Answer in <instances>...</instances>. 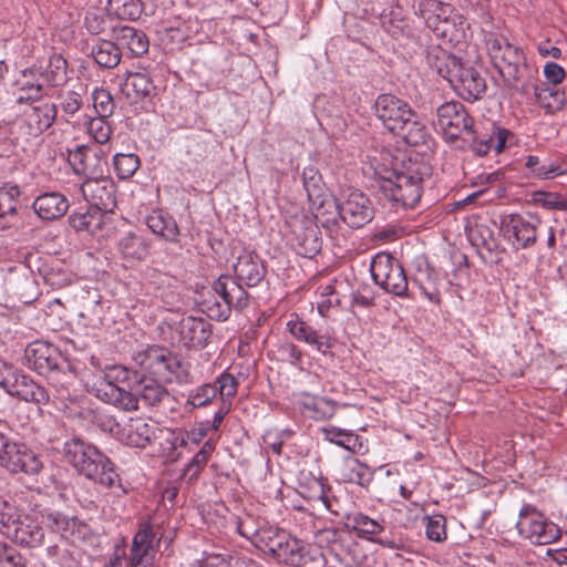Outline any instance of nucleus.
<instances>
[{
  "label": "nucleus",
  "instance_id": "nucleus-24",
  "mask_svg": "<svg viewBox=\"0 0 567 567\" xmlns=\"http://www.w3.org/2000/svg\"><path fill=\"white\" fill-rule=\"evenodd\" d=\"M135 384L134 391L137 393L140 401L146 406L155 408L169 399V391L164 385L166 382L157 380L156 378H148L138 375L134 372Z\"/></svg>",
  "mask_w": 567,
  "mask_h": 567
},
{
  "label": "nucleus",
  "instance_id": "nucleus-33",
  "mask_svg": "<svg viewBox=\"0 0 567 567\" xmlns=\"http://www.w3.org/2000/svg\"><path fill=\"white\" fill-rule=\"evenodd\" d=\"M124 87L126 95L135 102L152 100L157 95V87L147 72H131L127 74Z\"/></svg>",
  "mask_w": 567,
  "mask_h": 567
},
{
  "label": "nucleus",
  "instance_id": "nucleus-11",
  "mask_svg": "<svg viewBox=\"0 0 567 567\" xmlns=\"http://www.w3.org/2000/svg\"><path fill=\"white\" fill-rule=\"evenodd\" d=\"M542 220L536 215L511 214L502 220L505 238L516 249H527L537 241V228Z\"/></svg>",
  "mask_w": 567,
  "mask_h": 567
},
{
  "label": "nucleus",
  "instance_id": "nucleus-17",
  "mask_svg": "<svg viewBox=\"0 0 567 567\" xmlns=\"http://www.w3.org/2000/svg\"><path fill=\"white\" fill-rule=\"evenodd\" d=\"M449 83L463 100L468 102L480 100L487 89L486 80L481 71L463 62L452 74Z\"/></svg>",
  "mask_w": 567,
  "mask_h": 567
},
{
  "label": "nucleus",
  "instance_id": "nucleus-35",
  "mask_svg": "<svg viewBox=\"0 0 567 567\" xmlns=\"http://www.w3.org/2000/svg\"><path fill=\"white\" fill-rule=\"evenodd\" d=\"M337 561L343 564L346 567H359V555L361 548L353 540L350 532L344 528L341 533L339 540L328 551Z\"/></svg>",
  "mask_w": 567,
  "mask_h": 567
},
{
  "label": "nucleus",
  "instance_id": "nucleus-9",
  "mask_svg": "<svg viewBox=\"0 0 567 567\" xmlns=\"http://www.w3.org/2000/svg\"><path fill=\"white\" fill-rule=\"evenodd\" d=\"M518 516V534L534 544L547 545L561 537L560 528L532 504H524Z\"/></svg>",
  "mask_w": 567,
  "mask_h": 567
},
{
  "label": "nucleus",
  "instance_id": "nucleus-31",
  "mask_svg": "<svg viewBox=\"0 0 567 567\" xmlns=\"http://www.w3.org/2000/svg\"><path fill=\"white\" fill-rule=\"evenodd\" d=\"M323 439L352 453L363 454L368 451L363 439L351 430L340 429L333 425L320 429Z\"/></svg>",
  "mask_w": 567,
  "mask_h": 567
},
{
  "label": "nucleus",
  "instance_id": "nucleus-56",
  "mask_svg": "<svg viewBox=\"0 0 567 567\" xmlns=\"http://www.w3.org/2000/svg\"><path fill=\"white\" fill-rule=\"evenodd\" d=\"M140 158L136 154H115L113 157V165L116 176L120 179H127L134 175L140 167Z\"/></svg>",
  "mask_w": 567,
  "mask_h": 567
},
{
  "label": "nucleus",
  "instance_id": "nucleus-48",
  "mask_svg": "<svg viewBox=\"0 0 567 567\" xmlns=\"http://www.w3.org/2000/svg\"><path fill=\"white\" fill-rule=\"evenodd\" d=\"M381 27L395 40L409 39L412 34L410 20L399 12L391 11L389 14L381 16Z\"/></svg>",
  "mask_w": 567,
  "mask_h": 567
},
{
  "label": "nucleus",
  "instance_id": "nucleus-40",
  "mask_svg": "<svg viewBox=\"0 0 567 567\" xmlns=\"http://www.w3.org/2000/svg\"><path fill=\"white\" fill-rule=\"evenodd\" d=\"M151 243L142 235L130 233L118 243L124 259L130 261L144 260L150 254Z\"/></svg>",
  "mask_w": 567,
  "mask_h": 567
},
{
  "label": "nucleus",
  "instance_id": "nucleus-38",
  "mask_svg": "<svg viewBox=\"0 0 567 567\" xmlns=\"http://www.w3.org/2000/svg\"><path fill=\"white\" fill-rule=\"evenodd\" d=\"M115 40L120 47H125L134 56L145 54L150 48L147 35L133 27L124 25L115 30Z\"/></svg>",
  "mask_w": 567,
  "mask_h": 567
},
{
  "label": "nucleus",
  "instance_id": "nucleus-51",
  "mask_svg": "<svg viewBox=\"0 0 567 567\" xmlns=\"http://www.w3.org/2000/svg\"><path fill=\"white\" fill-rule=\"evenodd\" d=\"M107 10L121 20H136L142 14L140 0H109Z\"/></svg>",
  "mask_w": 567,
  "mask_h": 567
},
{
  "label": "nucleus",
  "instance_id": "nucleus-52",
  "mask_svg": "<svg viewBox=\"0 0 567 567\" xmlns=\"http://www.w3.org/2000/svg\"><path fill=\"white\" fill-rule=\"evenodd\" d=\"M303 406L312 412L311 416L316 420L331 419L336 413V403L323 396H307Z\"/></svg>",
  "mask_w": 567,
  "mask_h": 567
},
{
  "label": "nucleus",
  "instance_id": "nucleus-18",
  "mask_svg": "<svg viewBox=\"0 0 567 567\" xmlns=\"http://www.w3.org/2000/svg\"><path fill=\"white\" fill-rule=\"evenodd\" d=\"M517 92L523 95L533 92L536 103L550 114L561 111L566 104V90H559L555 85L550 86L548 83L539 81L538 73L524 81Z\"/></svg>",
  "mask_w": 567,
  "mask_h": 567
},
{
  "label": "nucleus",
  "instance_id": "nucleus-54",
  "mask_svg": "<svg viewBox=\"0 0 567 567\" xmlns=\"http://www.w3.org/2000/svg\"><path fill=\"white\" fill-rule=\"evenodd\" d=\"M47 525L54 533H59L61 538H68L73 534L78 519L75 517H68L60 512H50L45 515Z\"/></svg>",
  "mask_w": 567,
  "mask_h": 567
},
{
  "label": "nucleus",
  "instance_id": "nucleus-32",
  "mask_svg": "<svg viewBox=\"0 0 567 567\" xmlns=\"http://www.w3.org/2000/svg\"><path fill=\"white\" fill-rule=\"evenodd\" d=\"M97 398L124 411L138 410L140 399L137 393L135 391L134 393L126 391L112 381H109L103 388L97 390Z\"/></svg>",
  "mask_w": 567,
  "mask_h": 567
},
{
  "label": "nucleus",
  "instance_id": "nucleus-44",
  "mask_svg": "<svg viewBox=\"0 0 567 567\" xmlns=\"http://www.w3.org/2000/svg\"><path fill=\"white\" fill-rule=\"evenodd\" d=\"M374 471L359 458L351 457L346 460L342 477L344 482L357 484L361 487H368L373 481Z\"/></svg>",
  "mask_w": 567,
  "mask_h": 567
},
{
  "label": "nucleus",
  "instance_id": "nucleus-62",
  "mask_svg": "<svg viewBox=\"0 0 567 567\" xmlns=\"http://www.w3.org/2000/svg\"><path fill=\"white\" fill-rule=\"evenodd\" d=\"M217 386V394L220 395V402H230L237 393L238 381L229 372H223L214 383Z\"/></svg>",
  "mask_w": 567,
  "mask_h": 567
},
{
  "label": "nucleus",
  "instance_id": "nucleus-20",
  "mask_svg": "<svg viewBox=\"0 0 567 567\" xmlns=\"http://www.w3.org/2000/svg\"><path fill=\"white\" fill-rule=\"evenodd\" d=\"M7 537L22 547L37 548L44 543V528L37 517L20 514Z\"/></svg>",
  "mask_w": 567,
  "mask_h": 567
},
{
  "label": "nucleus",
  "instance_id": "nucleus-19",
  "mask_svg": "<svg viewBox=\"0 0 567 567\" xmlns=\"http://www.w3.org/2000/svg\"><path fill=\"white\" fill-rule=\"evenodd\" d=\"M344 527L350 532H357L358 536L364 537L371 542H374L382 547L390 549H398V542L384 534V526L375 519L370 518L369 516L362 513H353L347 515V522L344 523Z\"/></svg>",
  "mask_w": 567,
  "mask_h": 567
},
{
  "label": "nucleus",
  "instance_id": "nucleus-58",
  "mask_svg": "<svg viewBox=\"0 0 567 567\" xmlns=\"http://www.w3.org/2000/svg\"><path fill=\"white\" fill-rule=\"evenodd\" d=\"M20 195L21 192L18 185L0 188V218L17 214V202Z\"/></svg>",
  "mask_w": 567,
  "mask_h": 567
},
{
  "label": "nucleus",
  "instance_id": "nucleus-6",
  "mask_svg": "<svg viewBox=\"0 0 567 567\" xmlns=\"http://www.w3.org/2000/svg\"><path fill=\"white\" fill-rule=\"evenodd\" d=\"M214 292L223 300L204 301L206 312L209 318L226 321L231 311H243L248 308L250 295L246 289L230 275H220L213 284Z\"/></svg>",
  "mask_w": 567,
  "mask_h": 567
},
{
  "label": "nucleus",
  "instance_id": "nucleus-55",
  "mask_svg": "<svg viewBox=\"0 0 567 567\" xmlns=\"http://www.w3.org/2000/svg\"><path fill=\"white\" fill-rule=\"evenodd\" d=\"M525 167L538 178L549 179L561 174L560 167L549 161L542 162L536 155H528Z\"/></svg>",
  "mask_w": 567,
  "mask_h": 567
},
{
  "label": "nucleus",
  "instance_id": "nucleus-29",
  "mask_svg": "<svg viewBox=\"0 0 567 567\" xmlns=\"http://www.w3.org/2000/svg\"><path fill=\"white\" fill-rule=\"evenodd\" d=\"M311 208L315 210V223L322 226L329 231H333L341 219L339 199L334 198L331 194L322 197V200L311 202Z\"/></svg>",
  "mask_w": 567,
  "mask_h": 567
},
{
  "label": "nucleus",
  "instance_id": "nucleus-14",
  "mask_svg": "<svg viewBox=\"0 0 567 567\" xmlns=\"http://www.w3.org/2000/svg\"><path fill=\"white\" fill-rule=\"evenodd\" d=\"M341 220L350 228H361L374 217L370 198L359 189H349L339 199Z\"/></svg>",
  "mask_w": 567,
  "mask_h": 567
},
{
  "label": "nucleus",
  "instance_id": "nucleus-60",
  "mask_svg": "<svg viewBox=\"0 0 567 567\" xmlns=\"http://www.w3.org/2000/svg\"><path fill=\"white\" fill-rule=\"evenodd\" d=\"M109 117L95 116L87 123V132L99 144H105L110 141L112 128L107 122Z\"/></svg>",
  "mask_w": 567,
  "mask_h": 567
},
{
  "label": "nucleus",
  "instance_id": "nucleus-7",
  "mask_svg": "<svg viewBox=\"0 0 567 567\" xmlns=\"http://www.w3.org/2000/svg\"><path fill=\"white\" fill-rule=\"evenodd\" d=\"M435 124L450 143L473 141L474 120L465 106L457 101L441 104L436 110Z\"/></svg>",
  "mask_w": 567,
  "mask_h": 567
},
{
  "label": "nucleus",
  "instance_id": "nucleus-10",
  "mask_svg": "<svg viewBox=\"0 0 567 567\" xmlns=\"http://www.w3.org/2000/svg\"><path fill=\"white\" fill-rule=\"evenodd\" d=\"M289 241L292 249L301 257L313 258L320 252L322 239L320 229L315 220L305 215H296L289 221Z\"/></svg>",
  "mask_w": 567,
  "mask_h": 567
},
{
  "label": "nucleus",
  "instance_id": "nucleus-3",
  "mask_svg": "<svg viewBox=\"0 0 567 567\" xmlns=\"http://www.w3.org/2000/svg\"><path fill=\"white\" fill-rule=\"evenodd\" d=\"M257 542L261 551L270 555L279 564L290 567H324L326 557L319 547L292 536L278 527L262 532Z\"/></svg>",
  "mask_w": 567,
  "mask_h": 567
},
{
  "label": "nucleus",
  "instance_id": "nucleus-21",
  "mask_svg": "<svg viewBox=\"0 0 567 567\" xmlns=\"http://www.w3.org/2000/svg\"><path fill=\"white\" fill-rule=\"evenodd\" d=\"M473 141H464L462 148H470L480 156H485L491 150L497 154L504 151L508 138L513 137V133L504 127L493 125L491 133H482L475 127L473 128Z\"/></svg>",
  "mask_w": 567,
  "mask_h": 567
},
{
  "label": "nucleus",
  "instance_id": "nucleus-26",
  "mask_svg": "<svg viewBox=\"0 0 567 567\" xmlns=\"http://www.w3.org/2000/svg\"><path fill=\"white\" fill-rule=\"evenodd\" d=\"M56 115L58 110L54 103L32 104L30 110L24 112L29 135L38 136L49 130L55 122Z\"/></svg>",
  "mask_w": 567,
  "mask_h": 567
},
{
  "label": "nucleus",
  "instance_id": "nucleus-27",
  "mask_svg": "<svg viewBox=\"0 0 567 567\" xmlns=\"http://www.w3.org/2000/svg\"><path fill=\"white\" fill-rule=\"evenodd\" d=\"M32 208L41 219L54 220L65 215L69 202L60 193H45L35 198Z\"/></svg>",
  "mask_w": 567,
  "mask_h": 567
},
{
  "label": "nucleus",
  "instance_id": "nucleus-16",
  "mask_svg": "<svg viewBox=\"0 0 567 567\" xmlns=\"http://www.w3.org/2000/svg\"><path fill=\"white\" fill-rule=\"evenodd\" d=\"M374 110L377 117L393 134L415 113L408 102L392 94H380L375 100Z\"/></svg>",
  "mask_w": 567,
  "mask_h": 567
},
{
  "label": "nucleus",
  "instance_id": "nucleus-50",
  "mask_svg": "<svg viewBox=\"0 0 567 567\" xmlns=\"http://www.w3.org/2000/svg\"><path fill=\"white\" fill-rule=\"evenodd\" d=\"M68 62L61 54H52L47 68L39 74L51 86H58L66 80Z\"/></svg>",
  "mask_w": 567,
  "mask_h": 567
},
{
  "label": "nucleus",
  "instance_id": "nucleus-45",
  "mask_svg": "<svg viewBox=\"0 0 567 567\" xmlns=\"http://www.w3.org/2000/svg\"><path fill=\"white\" fill-rule=\"evenodd\" d=\"M216 442L212 439L207 440L200 450L185 465L182 477L188 482L197 481L202 471L205 468L208 460L215 451Z\"/></svg>",
  "mask_w": 567,
  "mask_h": 567
},
{
  "label": "nucleus",
  "instance_id": "nucleus-42",
  "mask_svg": "<svg viewBox=\"0 0 567 567\" xmlns=\"http://www.w3.org/2000/svg\"><path fill=\"white\" fill-rule=\"evenodd\" d=\"M394 135L400 136L406 144L411 146L425 145L431 135L426 125L420 120L415 112Z\"/></svg>",
  "mask_w": 567,
  "mask_h": 567
},
{
  "label": "nucleus",
  "instance_id": "nucleus-23",
  "mask_svg": "<svg viewBox=\"0 0 567 567\" xmlns=\"http://www.w3.org/2000/svg\"><path fill=\"white\" fill-rule=\"evenodd\" d=\"M178 333L185 347L203 349L212 336V324L203 318L187 316L179 321Z\"/></svg>",
  "mask_w": 567,
  "mask_h": 567
},
{
  "label": "nucleus",
  "instance_id": "nucleus-2",
  "mask_svg": "<svg viewBox=\"0 0 567 567\" xmlns=\"http://www.w3.org/2000/svg\"><path fill=\"white\" fill-rule=\"evenodd\" d=\"M63 458L80 475L104 487L112 488L121 482L114 463L94 444L80 436L64 442Z\"/></svg>",
  "mask_w": 567,
  "mask_h": 567
},
{
  "label": "nucleus",
  "instance_id": "nucleus-43",
  "mask_svg": "<svg viewBox=\"0 0 567 567\" xmlns=\"http://www.w3.org/2000/svg\"><path fill=\"white\" fill-rule=\"evenodd\" d=\"M103 223V213L99 209L86 208L85 210L79 209L73 212L69 216L70 226L76 231H87L90 234H94L97 229L101 228Z\"/></svg>",
  "mask_w": 567,
  "mask_h": 567
},
{
  "label": "nucleus",
  "instance_id": "nucleus-59",
  "mask_svg": "<svg viewBox=\"0 0 567 567\" xmlns=\"http://www.w3.org/2000/svg\"><path fill=\"white\" fill-rule=\"evenodd\" d=\"M426 520L425 535L430 540L442 543L446 539V519L443 515L436 514L425 516Z\"/></svg>",
  "mask_w": 567,
  "mask_h": 567
},
{
  "label": "nucleus",
  "instance_id": "nucleus-1",
  "mask_svg": "<svg viewBox=\"0 0 567 567\" xmlns=\"http://www.w3.org/2000/svg\"><path fill=\"white\" fill-rule=\"evenodd\" d=\"M423 166L411 159L402 162L401 167L379 166L375 168L378 190L381 198L394 209L413 208L421 199L423 187Z\"/></svg>",
  "mask_w": 567,
  "mask_h": 567
},
{
  "label": "nucleus",
  "instance_id": "nucleus-12",
  "mask_svg": "<svg viewBox=\"0 0 567 567\" xmlns=\"http://www.w3.org/2000/svg\"><path fill=\"white\" fill-rule=\"evenodd\" d=\"M23 359L25 365L40 375L60 371L66 364V360L55 346L40 340L28 344Z\"/></svg>",
  "mask_w": 567,
  "mask_h": 567
},
{
  "label": "nucleus",
  "instance_id": "nucleus-53",
  "mask_svg": "<svg viewBox=\"0 0 567 567\" xmlns=\"http://www.w3.org/2000/svg\"><path fill=\"white\" fill-rule=\"evenodd\" d=\"M154 538L155 534L152 526L150 524L142 525L133 538L131 555L150 557L148 554L153 549Z\"/></svg>",
  "mask_w": 567,
  "mask_h": 567
},
{
  "label": "nucleus",
  "instance_id": "nucleus-34",
  "mask_svg": "<svg viewBox=\"0 0 567 567\" xmlns=\"http://www.w3.org/2000/svg\"><path fill=\"white\" fill-rule=\"evenodd\" d=\"M19 95L17 96V104H30L41 101L43 96V84L38 78L35 69H25L21 72V78L18 80Z\"/></svg>",
  "mask_w": 567,
  "mask_h": 567
},
{
  "label": "nucleus",
  "instance_id": "nucleus-37",
  "mask_svg": "<svg viewBox=\"0 0 567 567\" xmlns=\"http://www.w3.org/2000/svg\"><path fill=\"white\" fill-rule=\"evenodd\" d=\"M68 161L75 174L85 175L86 178L101 171L99 164H92V162H100L97 154L86 145H78L75 150L70 151Z\"/></svg>",
  "mask_w": 567,
  "mask_h": 567
},
{
  "label": "nucleus",
  "instance_id": "nucleus-28",
  "mask_svg": "<svg viewBox=\"0 0 567 567\" xmlns=\"http://www.w3.org/2000/svg\"><path fill=\"white\" fill-rule=\"evenodd\" d=\"M425 59L427 65L447 82H450L452 74L457 71V66L462 62L460 58L440 45L429 47Z\"/></svg>",
  "mask_w": 567,
  "mask_h": 567
},
{
  "label": "nucleus",
  "instance_id": "nucleus-30",
  "mask_svg": "<svg viewBox=\"0 0 567 567\" xmlns=\"http://www.w3.org/2000/svg\"><path fill=\"white\" fill-rule=\"evenodd\" d=\"M452 4L441 0H420L417 3L416 14L425 22L426 27L433 32L440 30V25L454 11Z\"/></svg>",
  "mask_w": 567,
  "mask_h": 567
},
{
  "label": "nucleus",
  "instance_id": "nucleus-64",
  "mask_svg": "<svg viewBox=\"0 0 567 567\" xmlns=\"http://www.w3.org/2000/svg\"><path fill=\"white\" fill-rule=\"evenodd\" d=\"M287 328L295 339L305 343L308 341V338H310L313 331L316 330L312 326H310L307 321L300 319L298 316H295V318H291L287 322Z\"/></svg>",
  "mask_w": 567,
  "mask_h": 567
},
{
  "label": "nucleus",
  "instance_id": "nucleus-47",
  "mask_svg": "<svg viewBox=\"0 0 567 567\" xmlns=\"http://www.w3.org/2000/svg\"><path fill=\"white\" fill-rule=\"evenodd\" d=\"M301 176L309 203L322 200L323 196L329 195L317 167L312 165L305 167Z\"/></svg>",
  "mask_w": 567,
  "mask_h": 567
},
{
  "label": "nucleus",
  "instance_id": "nucleus-41",
  "mask_svg": "<svg viewBox=\"0 0 567 567\" xmlns=\"http://www.w3.org/2000/svg\"><path fill=\"white\" fill-rule=\"evenodd\" d=\"M154 436V427L143 419L131 420L123 431L126 445L137 449H145Z\"/></svg>",
  "mask_w": 567,
  "mask_h": 567
},
{
  "label": "nucleus",
  "instance_id": "nucleus-57",
  "mask_svg": "<svg viewBox=\"0 0 567 567\" xmlns=\"http://www.w3.org/2000/svg\"><path fill=\"white\" fill-rule=\"evenodd\" d=\"M93 107L97 116L110 117L115 110V102L111 92L103 87H97L92 93Z\"/></svg>",
  "mask_w": 567,
  "mask_h": 567
},
{
  "label": "nucleus",
  "instance_id": "nucleus-25",
  "mask_svg": "<svg viewBox=\"0 0 567 567\" xmlns=\"http://www.w3.org/2000/svg\"><path fill=\"white\" fill-rule=\"evenodd\" d=\"M8 394L38 405H45L50 401L48 390L23 372L18 375L13 388L10 389Z\"/></svg>",
  "mask_w": 567,
  "mask_h": 567
},
{
  "label": "nucleus",
  "instance_id": "nucleus-8",
  "mask_svg": "<svg viewBox=\"0 0 567 567\" xmlns=\"http://www.w3.org/2000/svg\"><path fill=\"white\" fill-rule=\"evenodd\" d=\"M374 282L388 293L409 298V284L401 262L388 252L377 254L370 265Z\"/></svg>",
  "mask_w": 567,
  "mask_h": 567
},
{
  "label": "nucleus",
  "instance_id": "nucleus-49",
  "mask_svg": "<svg viewBox=\"0 0 567 567\" xmlns=\"http://www.w3.org/2000/svg\"><path fill=\"white\" fill-rule=\"evenodd\" d=\"M217 396V386L213 383H204L192 389L187 394L185 410L192 412L194 409L212 404Z\"/></svg>",
  "mask_w": 567,
  "mask_h": 567
},
{
  "label": "nucleus",
  "instance_id": "nucleus-5",
  "mask_svg": "<svg viewBox=\"0 0 567 567\" xmlns=\"http://www.w3.org/2000/svg\"><path fill=\"white\" fill-rule=\"evenodd\" d=\"M133 360L140 367L142 375L156 378L166 383L184 384L189 382L188 368L167 348L150 346L135 353Z\"/></svg>",
  "mask_w": 567,
  "mask_h": 567
},
{
  "label": "nucleus",
  "instance_id": "nucleus-46",
  "mask_svg": "<svg viewBox=\"0 0 567 567\" xmlns=\"http://www.w3.org/2000/svg\"><path fill=\"white\" fill-rule=\"evenodd\" d=\"M466 29V19L463 14L454 10L452 14L440 25V30H436L434 33L449 42L458 43L465 39Z\"/></svg>",
  "mask_w": 567,
  "mask_h": 567
},
{
  "label": "nucleus",
  "instance_id": "nucleus-4",
  "mask_svg": "<svg viewBox=\"0 0 567 567\" xmlns=\"http://www.w3.org/2000/svg\"><path fill=\"white\" fill-rule=\"evenodd\" d=\"M487 50L508 89L518 91L524 81L538 73L536 68L527 63L524 51L503 35H492L487 40Z\"/></svg>",
  "mask_w": 567,
  "mask_h": 567
},
{
  "label": "nucleus",
  "instance_id": "nucleus-63",
  "mask_svg": "<svg viewBox=\"0 0 567 567\" xmlns=\"http://www.w3.org/2000/svg\"><path fill=\"white\" fill-rule=\"evenodd\" d=\"M0 567H27V560L14 547L2 542Z\"/></svg>",
  "mask_w": 567,
  "mask_h": 567
},
{
  "label": "nucleus",
  "instance_id": "nucleus-15",
  "mask_svg": "<svg viewBox=\"0 0 567 567\" xmlns=\"http://www.w3.org/2000/svg\"><path fill=\"white\" fill-rule=\"evenodd\" d=\"M0 465L12 474L37 475L43 468L40 455L25 443L18 441H11L7 446L0 457Z\"/></svg>",
  "mask_w": 567,
  "mask_h": 567
},
{
  "label": "nucleus",
  "instance_id": "nucleus-13",
  "mask_svg": "<svg viewBox=\"0 0 567 567\" xmlns=\"http://www.w3.org/2000/svg\"><path fill=\"white\" fill-rule=\"evenodd\" d=\"M102 173L101 169L87 177L81 185V192L93 208L109 213L116 207L117 186L111 177L103 176Z\"/></svg>",
  "mask_w": 567,
  "mask_h": 567
},
{
  "label": "nucleus",
  "instance_id": "nucleus-22",
  "mask_svg": "<svg viewBox=\"0 0 567 567\" xmlns=\"http://www.w3.org/2000/svg\"><path fill=\"white\" fill-rule=\"evenodd\" d=\"M235 280L241 286L256 287L266 277L267 269L260 257L252 251H244L233 266Z\"/></svg>",
  "mask_w": 567,
  "mask_h": 567
},
{
  "label": "nucleus",
  "instance_id": "nucleus-61",
  "mask_svg": "<svg viewBox=\"0 0 567 567\" xmlns=\"http://www.w3.org/2000/svg\"><path fill=\"white\" fill-rule=\"evenodd\" d=\"M20 514L19 508L13 503L0 496V533L7 536V532L16 523Z\"/></svg>",
  "mask_w": 567,
  "mask_h": 567
},
{
  "label": "nucleus",
  "instance_id": "nucleus-39",
  "mask_svg": "<svg viewBox=\"0 0 567 567\" xmlns=\"http://www.w3.org/2000/svg\"><path fill=\"white\" fill-rule=\"evenodd\" d=\"M91 55L101 68L113 69L121 62L122 49L117 42L99 39L92 44Z\"/></svg>",
  "mask_w": 567,
  "mask_h": 567
},
{
  "label": "nucleus",
  "instance_id": "nucleus-36",
  "mask_svg": "<svg viewBox=\"0 0 567 567\" xmlns=\"http://www.w3.org/2000/svg\"><path fill=\"white\" fill-rule=\"evenodd\" d=\"M150 230L169 243H178L179 228L173 216L163 210H154L146 217Z\"/></svg>",
  "mask_w": 567,
  "mask_h": 567
}]
</instances>
